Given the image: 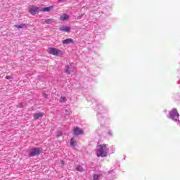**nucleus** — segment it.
Wrapping results in <instances>:
<instances>
[{"label":"nucleus","mask_w":180,"mask_h":180,"mask_svg":"<svg viewBox=\"0 0 180 180\" xmlns=\"http://www.w3.org/2000/svg\"><path fill=\"white\" fill-rule=\"evenodd\" d=\"M15 27L18 29H27V25L26 24L15 25Z\"/></svg>","instance_id":"9b49d317"},{"label":"nucleus","mask_w":180,"mask_h":180,"mask_svg":"<svg viewBox=\"0 0 180 180\" xmlns=\"http://www.w3.org/2000/svg\"><path fill=\"white\" fill-rule=\"evenodd\" d=\"M95 109H96V110H99V109H101V108L96 107Z\"/></svg>","instance_id":"4be33fe9"},{"label":"nucleus","mask_w":180,"mask_h":180,"mask_svg":"<svg viewBox=\"0 0 180 180\" xmlns=\"http://www.w3.org/2000/svg\"><path fill=\"white\" fill-rule=\"evenodd\" d=\"M65 101H67V98L65 97H63V96L60 97V102L63 103V102H65Z\"/></svg>","instance_id":"f3484780"},{"label":"nucleus","mask_w":180,"mask_h":180,"mask_svg":"<svg viewBox=\"0 0 180 180\" xmlns=\"http://www.w3.org/2000/svg\"><path fill=\"white\" fill-rule=\"evenodd\" d=\"M49 54H52V56H58V54L61 53V51L56 48H50L49 49Z\"/></svg>","instance_id":"7ed1b4c3"},{"label":"nucleus","mask_w":180,"mask_h":180,"mask_svg":"<svg viewBox=\"0 0 180 180\" xmlns=\"http://www.w3.org/2000/svg\"><path fill=\"white\" fill-rule=\"evenodd\" d=\"M59 30H60V32H65L66 33H70V30H71V27H68V26H61L59 28Z\"/></svg>","instance_id":"39448f33"},{"label":"nucleus","mask_w":180,"mask_h":180,"mask_svg":"<svg viewBox=\"0 0 180 180\" xmlns=\"http://www.w3.org/2000/svg\"><path fill=\"white\" fill-rule=\"evenodd\" d=\"M40 11V8L36 7V6H32L30 9V13H32V15H36Z\"/></svg>","instance_id":"423d86ee"},{"label":"nucleus","mask_w":180,"mask_h":180,"mask_svg":"<svg viewBox=\"0 0 180 180\" xmlns=\"http://www.w3.org/2000/svg\"><path fill=\"white\" fill-rule=\"evenodd\" d=\"M99 178H101V174H94L93 176V180H99Z\"/></svg>","instance_id":"2eb2a0df"},{"label":"nucleus","mask_w":180,"mask_h":180,"mask_svg":"<svg viewBox=\"0 0 180 180\" xmlns=\"http://www.w3.org/2000/svg\"><path fill=\"white\" fill-rule=\"evenodd\" d=\"M65 112L66 115H69V112L68 111V110H65Z\"/></svg>","instance_id":"aec40b11"},{"label":"nucleus","mask_w":180,"mask_h":180,"mask_svg":"<svg viewBox=\"0 0 180 180\" xmlns=\"http://www.w3.org/2000/svg\"><path fill=\"white\" fill-rule=\"evenodd\" d=\"M6 79H11V78H12V77L11 76H6Z\"/></svg>","instance_id":"6ab92c4d"},{"label":"nucleus","mask_w":180,"mask_h":180,"mask_svg":"<svg viewBox=\"0 0 180 180\" xmlns=\"http://www.w3.org/2000/svg\"><path fill=\"white\" fill-rule=\"evenodd\" d=\"M40 153H41V148H33L28 153V157H37V155H40Z\"/></svg>","instance_id":"f03ea898"},{"label":"nucleus","mask_w":180,"mask_h":180,"mask_svg":"<svg viewBox=\"0 0 180 180\" xmlns=\"http://www.w3.org/2000/svg\"><path fill=\"white\" fill-rule=\"evenodd\" d=\"M62 164H64V161H62Z\"/></svg>","instance_id":"a878e982"},{"label":"nucleus","mask_w":180,"mask_h":180,"mask_svg":"<svg viewBox=\"0 0 180 180\" xmlns=\"http://www.w3.org/2000/svg\"><path fill=\"white\" fill-rule=\"evenodd\" d=\"M59 19H60V20H62L63 22H64V21L68 20V19H70V15L67 13H64L60 16Z\"/></svg>","instance_id":"6e6552de"},{"label":"nucleus","mask_w":180,"mask_h":180,"mask_svg":"<svg viewBox=\"0 0 180 180\" xmlns=\"http://www.w3.org/2000/svg\"><path fill=\"white\" fill-rule=\"evenodd\" d=\"M97 147V157L103 158L108 155V147H106V145H98Z\"/></svg>","instance_id":"f257e3e1"},{"label":"nucleus","mask_w":180,"mask_h":180,"mask_svg":"<svg viewBox=\"0 0 180 180\" xmlns=\"http://www.w3.org/2000/svg\"><path fill=\"white\" fill-rule=\"evenodd\" d=\"M43 96L45 97V98H47L48 95L47 94H43Z\"/></svg>","instance_id":"412c9836"},{"label":"nucleus","mask_w":180,"mask_h":180,"mask_svg":"<svg viewBox=\"0 0 180 180\" xmlns=\"http://www.w3.org/2000/svg\"><path fill=\"white\" fill-rule=\"evenodd\" d=\"M74 71V68H72V66L71 65H67L65 66V72H66V74H71V72H73Z\"/></svg>","instance_id":"0eeeda50"},{"label":"nucleus","mask_w":180,"mask_h":180,"mask_svg":"<svg viewBox=\"0 0 180 180\" xmlns=\"http://www.w3.org/2000/svg\"><path fill=\"white\" fill-rule=\"evenodd\" d=\"M110 136H112V133L109 132Z\"/></svg>","instance_id":"393cba45"},{"label":"nucleus","mask_w":180,"mask_h":180,"mask_svg":"<svg viewBox=\"0 0 180 180\" xmlns=\"http://www.w3.org/2000/svg\"><path fill=\"white\" fill-rule=\"evenodd\" d=\"M54 22H56V20L53 18L45 20V23L47 25H51V23H54Z\"/></svg>","instance_id":"4468645a"},{"label":"nucleus","mask_w":180,"mask_h":180,"mask_svg":"<svg viewBox=\"0 0 180 180\" xmlns=\"http://www.w3.org/2000/svg\"><path fill=\"white\" fill-rule=\"evenodd\" d=\"M44 116V113L43 112H38L36 114H34V117L35 120H37V119H40V117H43Z\"/></svg>","instance_id":"9d476101"},{"label":"nucleus","mask_w":180,"mask_h":180,"mask_svg":"<svg viewBox=\"0 0 180 180\" xmlns=\"http://www.w3.org/2000/svg\"><path fill=\"white\" fill-rule=\"evenodd\" d=\"M58 2H64V0H58Z\"/></svg>","instance_id":"5701e85b"},{"label":"nucleus","mask_w":180,"mask_h":180,"mask_svg":"<svg viewBox=\"0 0 180 180\" xmlns=\"http://www.w3.org/2000/svg\"><path fill=\"white\" fill-rule=\"evenodd\" d=\"M98 118H99V115H98Z\"/></svg>","instance_id":"bb28decb"},{"label":"nucleus","mask_w":180,"mask_h":180,"mask_svg":"<svg viewBox=\"0 0 180 180\" xmlns=\"http://www.w3.org/2000/svg\"><path fill=\"white\" fill-rule=\"evenodd\" d=\"M20 108H23V104H20Z\"/></svg>","instance_id":"b1692460"},{"label":"nucleus","mask_w":180,"mask_h":180,"mask_svg":"<svg viewBox=\"0 0 180 180\" xmlns=\"http://www.w3.org/2000/svg\"><path fill=\"white\" fill-rule=\"evenodd\" d=\"M76 170L82 172V171H84V168L82 167V166L79 165L76 167Z\"/></svg>","instance_id":"dca6fc26"},{"label":"nucleus","mask_w":180,"mask_h":180,"mask_svg":"<svg viewBox=\"0 0 180 180\" xmlns=\"http://www.w3.org/2000/svg\"><path fill=\"white\" fill-rule=\"evenodd\" d=\"M63 44H73L74 40L71 38L66 39L62 41Z\"/></svg>","instance_id":"1a4fd4ad"},{"label":"nucleus","mask_w":180,"mask_h":180,"mask_svg":"<svg viewBox=\"0 0 180 180\" xmlns=\"http://www.w3.org/2000/svg\"><path fill=\"white\" fill-rule=\"evenodd\" d=\"M70 146L73 148H75V147L77 146V141L74 138H72L70 140Z\"/></svg>","instance_id":"f8f14e48"},{"label":"nucleus","mask_w":180,"mask_h":180,"mask_svg":"<svg viewBox=\"0 0 180 180\" xmlns=\"http://www.w3.org/2000/svg\"><path fill=\"white\" fill-rule=\"evenodd\" d=\"M63 134V132H61V131L58 132V137L61 136V135Z\"/></svg>","instance_id":"a211bd4d"},{"label":"nucleus","mask_w":180,"mask_h":180,"mask_svg":"<svg viewBox=\"0 0 180 180\" xmlns=\"http://www.w3.org/2000/svg\"><path fill=\"white\" fill-rule=\"evenodd\" d=\"M74 136H79V134H84V131L80 128L76 127L73 129Z\"/></svg>","instance_id":"20e7f679"},{"label":"nucleus","mask_w":180,"mask_h":180,"mask_svg":"<svg viewBox=\"0 0 180 180\" xmlns=\"http://www.w3.org/2000/svg\"><path fill=\"white\" fill-rule=\"evenodd\" d=\"M51 9H53V7L50 6V7L41 8L40 9V11H41L42 12H50V11H51Z\"/></svg>","instance_id":"ddd939ff"}]
</instances>
